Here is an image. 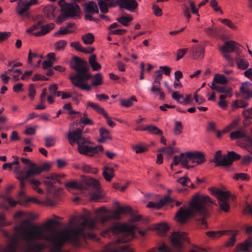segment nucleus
Returning <instances> with one entry per match:
<instances>
[{"label":"nucleus","instance_id":"obj_1","mask_svg":"<svg viewBox=\"0 0 252 252\" xmlns=\"http://www.w3.org/2000/svg\"><path fill=\"white\" fill-rule=\"evenodd\" d=\"M59 224L60 223L54 219H50L41 225L32 224L26 220L22 221L19 226L15 227V229L21 234L27 243H32L39 240H45L55 245L53 250L54 252H60V247L65 243L71 242V233L70 226L68 224L62 231L55 233L51 231L53 226Z\"/></svg>","mask_w":252,"mask_h":252},{"label":"nucleus","instance_id":"obj_2","mask_svg":"<svg viewBox=\"0 0 252 252\" xmlns=\"http://www.w3.org/2000/svg\"><path fill=\"white\" fill-rule=\"evenodd\" d=\"M213 203L211 199L207 195L196 193L192 198L188 208L181 207L177 213L176 219L180 223H184L186 220L197 214L203 218L200 220L202 224L206 223L205 218L209 216L207 209L210 204Z\"/></svg>","mask_w":252,"mask_h":252},{"label":"nucleus","instance_id":"obj_3","mask_svg":"<svg viewBox=\"0 0 252 252\" xmlns=\"http://www.w3.org/2000/svg\"><path fill=\"white\" fill-rule=\"evenodd\" d=\"M70 66L77 71L76 74L71 75L69 77L72 84L82 90L90 91L91 86L85 82L91 77V74L88 71L87 62L75 57L70 62Z\"/></svg>","mask_w":252,"mask_h":252},{"label":"nucleus","instance_id":"obj_4","mask_svg":"<svg viewBox=\"0 0 252 252\" xmlns=\"http://www.w3.org/2000/svg\"><path fill=\"white\" fill-rule=\"evenodd\" d=\"M90 213L80 216H75L71 218L68 223L70 226L71 243L74 244L78 243L80 235L83 234L86 228L94 229L96 227V221L94 219H89Z\"/></svg>","mask_w":252,"mask_h":252},{"label":"nucleus","instance_id":"obj_5","mask_svg":"<svg viewBox=\"0 0 252 252\" xmlns=\"http://www.w3.org/2000/svg\"><path fill=\"white\" fill-rule=\"evenodd\" d=\"M131 209L129 206L119 207L116 210H107L104 207H101L95 210L96 218L101 224L111 221L112 220H118L120 218L122 214L130 212Z\"/></svg>","mask_w":252,"mask_h":252},{"label":"nucleus","instance_id":"obj_6","mask_svg":"<svg viewBox=\"0 0 252 252\" xmlns=\"http://www.w3.org/2000/svg\"><path fill=\"white\" fill-rule=\"evenodd\" d=\"M14 172L15 173L16 178L20 181L21 189L24 190L26 188L25 180H27L33 190L39 194H44V190L39 187L41 185V182L34 178H31L34 177L31 170L28 169L26 171H24L21 170L20 168L18 166L14 168Z\"/></svg>","mask_w":252,"mask_h":252},{"label":"nucleus","instance_id":"obj_7","mask_svg":"<svg viewBox=\"0 0 252 252\" xmlns=\"http://www.w3.org/2000/svg\"><path fill=\"white\" fill-rule=\"evenodd\" d=\"M134 225L117 223L105 229L102 232V236L103 237H106L107 235L110 236L111 233L114 234L123 233L124 235H126L127 237H132L134 235Z\"/></svg>","mask_w":252,"mask_h":252},{"label":"nucleus","instance_id":"obj_8","mask_svg":"<svg viewBox=\"0 0 252 252\" xmlns=\"http://www.w3.org/2000/svg\"><path fill=\"white\" fill-rule=\"evenodd\" d=\"M132 237H128L124 238H119L115 242L111 243L107 245L102 252H134L132 248H129L127 245H122V243L129 241Z\"/></svg>","mask_w":252,"mask_h":252},{"label":"nucleus","instance_id":"obj_9","mask_svg":"<svg viewBox=\"0 0 252 252\" xmlns=\"http://www.w3.org/2000/svg\"><path fill=\"white\" fill-rule=\"evenodd\" d=\"M241 157L240 155L233 151L222 156L221 154V151H218L215 155L214 162L216 163V166L229 165L234 160L239 159Z\"/></svg>","mask_w":252,"mask_h":252},{"label":"nucleus","instance_id":"obj_10","mask_svg":"<svg viewBox=\"0 0 252 252\" xmlns=\"http://www.w3.org/2000/svg\"><path fill=\"white\" fill-rule=\"evenodd\" d=\"M83 128H78L75 130L71 129V125L69 126L67 137L70 145L73 146L75 143L78 144H90V141L82 136Z\"/></svg>","mask_w":252,"mask_h":252},{"label":"nucleus","instance_id":"obj_11","mask_svg":"<svg viewBox=\"0 0 252 252\" xmlns=\"http://www.w3.org/2000/svg\"><path fill=\"white\" fill-rule=\"evenodd\" d=\"M45 248V245L41 243H34L30 245L28 249H24L23 252H41V250ZM18 247L16 244L12 242L8 244L1 252H17Z\"/></svg>","mask_w":252,"mask_h":252},{"label":"nucleus","instance_id":"obj_12","mask_svg":"<svg viewBox=\"0 0 252 252\" xmlns=\"http://www.w3.org/2000/svg\"><path fill=\"white\" fill-rule=\"evenodd\" d=\"M238 44L234 41H226L223 45L220 47V51L221 52L223 57L226 61L232 63V59L229 53L233 52H236Z\"/></svg>","mask_w":252,"mask_h":252},{"label":"nucleus","instance_id":"obj_13","mask_svg":"<svg viewBox=\"0 0 252 252\" xmlns=\"http://www.w3.org/2000/svg\"><path fill=\"white\" fill-rule=\"evenodd\" d=\"M80 7L75 3H66L62 6L61 12L68 18H80Z\"/></svg>","mask_w":252,"mask_h":252},{"label":"nucleus","instance_id":"obj_14","mask_svg":"<svg viewBox=\"0 0 252 252\" xmlns=\"http://www.w3.org/2000/svg\"><path fill=\"white\" fill-rule=\"evenodd\" d=\"M189 161L191 162L190 152L183 153L180 155L174 156L173 162L170 165V167L173 169V165L176 166L181 163L183 168L189 169L192 167L188 165Z\"/></svg>","mask_w":252,"mask_h":252},{"label":"nucleus","instance_id":"obj_15","mask_svg":"<svg viewBox=\"0 0 252 252\" xmlns=\"http://www.w3.org/2000/svg\"><path fill=\"white\" fill-rule=\"evenodd\" d=\"M86 144H78V150L80 154L86 155L89 156H93L95 154L102 152L103 148L102 146H89Z\"/></svg>","mask_w":252,"mask_h":252},{"label":"nucleus","instance_id":"obj_16","mask_svg":"<svg viewBox=\"0 0 252 252\" xmlns=\"http://www.w3.org/2000/svg\"><path fill=\"white\" fill-rule=\"evenodd\" d=\"M251 132L250 135L248 136L246 129L243 127H241L238 130L232 132L230 134V138L232 140L244 138L246 141L249 142L252 145V129H251Z\"/></svg>","mask_w":252,"mask_h":252},{"label":"nucleus","instance_id":"obj_17","mask_svg":"<svg viewBox=\"0 0 252 252\" xmlns=\"http://www.w3.org/2000/svg\"><path fill=\"white\" fill-rule=\"evenodd\" d=\"M171 239L173 245L177 248H181L183 241L188 242V237L187 234L183 232L173 233L171 236Z\"/></svg>","mask_w":252,"mask_h":252},{"label":"nucleus","instance_id":"obj_18","mask_svg":"<svg viewBox=\"0 0 252 252\" xmlns=\"http://www.w3.org/2000/svg\"><path fill=\"white\" fill-rule=\"evenodd\" d=\"M209 190L212 194L217 197L218 202H220V201H228L230 195V193L228 191H224L214 187L210 188Z\"/></svg>","mask_w":252,"mask_h":252},{"label":"nucleus","instance_id":"obj_19","mask_svg":"<svg viewBox=\"0 0 252 252\" xmlns=\"http://www.w3.org/2000/svg\"><path fill=\"white\" fill-rule=\"evenodd\" d=\"M29 10L30 7L27 3V1L22 0L18 1L17 6L15 7V11L17 13L22 17L28 16Z\"/></svg>","mask_w":252,"mask_h":252},{"label":"nucleus","instance_id":"obj_20","mask_svg":"<svg viewBox=\"0 0 252 252\" xmlns=\"http://www.w3.org/2000/svg\"><path fill=\"white\" fill-rule=\"evenodd\" d=\"M118 4L121 8L131 12L134 11L138 6L135 0H118Z\"/></svg>","mask_w":252,"mask_h":252},{"label":"nucleus","instance_id":"obj_21","mask_svg":"<svg viewBox=\"0 0 252 252\" xmlns=\"http://www.w3.org/2000/svg\"><path fill=\"white\" fill-rule=\"evenodd\" d=\"M240 91L243 96L249 98L252 96V84L248 82L242 83Z\"/></svg>","mask_w":252,"mask_h":252},{"label":"nucleus","instance_id":"obj_22","mask_svg":"<svg viewBox=\"0 0 252 252\" xmlns=\"http://www.w3.org/2000/svg\"><path fill=\"white\" fill-rule=\"evenodd\" d=\"M32 168L29 169L31 170L32 173L34 176L39 175L42 172L48 170L51 168L49 163H45L42 166H38L37 164H32Z\"/></svg>","mask_w":252,"mask_h":252},{"label":"nucleus","instance_id":"obj_23","mask_svg":"<svg viewBox=\"0 0 252 252\" xmlns=\"http://www.w3.org/2000/svg\"><path fill=\"white\" fill-rule=\"evenodd\" d=\"M170 198L169 196H166L163 198L161 199L158 202H149L147 205V207L149 208H156L159 209L163 205L170 202Z\"/></svg>","mask_w":252,"mask_h":252},{"label":"nucleus","instance_id":"obj_24","mask_svg":"<svg viewBox=\"0 0 252 252\" xmlns=\"http://www.w3.org/2000/svg\"><path fill=\"white\" fill-rule=\"evenodd\" d=\"M191 162L196 164H200L205 160L204 155L200 152H190Z\"/></svg>","mask_w":252,"mask_h":252},{"label":"nucleus","instance_id":"obj_25","mask_svg":"<svg viewBox=\"0 0 252 252\" xmlns=\"http://www.w3.org/2000/svg\"><path fill=\"white\" fill-rule=\"evenodd\" d=\"M55 25L54 23H51L45 25H41L40 31L34 32L33 34L35 36H41L46 34L50 31L54 29Z\"/></svg>","mask_w":252,"mask_h":252},{"label":"nucleus","instance_id":"obj_26","mask_svg":"<svg viewBox=\"0 0 252 252\" xmlns=\"http://www.w3.org/2000/svg\"><path fill=\"white\" fill-rule=\"evenodd\" d=\"M220 85L212 84L210 87L212 90H215L220 93L226 94L229 97H231L232 94L231 89L229 87L223 85L221 86Z\"/></svg>","mask_w":252,"mask_h":252},{"label":"nucleus","instance_id":"obj_27","mask_svg":"<svg viewBox=\"0 0 252 252\" xmlns=\"http://www.w3.org/2000/svg\"><path fill=\"white\" fill-rule=\"evenodd\" d=\"M204 49L201 45L192 47V57L194 59H201L204 57Z\"/></svg>","mask_w":252,"mask_h":252},{"label":"nucleus","instance_id":"obj_28","mask_svg":"<svg viewBox=\"0 0 252 252\" xmlns=\"http://www.w3.org/2000/svg\"><path fill=\"white\" fill-rule=\"evenodd\" d=\"M84 11L88 14H94L98 12L97 5L95 2L91 1L86 3L84 6Z\"/></svg>","mask_w":252,"mask_h":252},{"label":"nucleus","instance_id":"obj_29","mask_svg":"<svg viewBox=\"0 0 252 252\" xmlns=\"http://www.w3.org/2000/svg\"><path fill=\"white\" fill-rule=\"evenodd\" d=\"M151 91L155 95L158 96L159 99H164L165 94L160 89V85L153 84Z\"/></svg>","mask_w":252,"mask_h":252},{"label":"nucleus","instance_id":"obj_30","mask_svg":"<svg viewBox=\"0 0 252 252\" xmlns=\"http://www.w3.org/2000/svg\"><path fill=\"white\" fill-rule=\"evenodd\" d=\"M114 170L109 167H105L103 171V176L105 180L110 182L115 175Z\"/></svg>","mask_w":252,"mask_h":252},{"label":"nucleus","instance_id":"obj_31","mask_svg":"<svg viewBox=\"0 0 252 252\" xmlns=\"http://www.w3.org/2000/svg\"><path fill=\"white\" fill-rule=\"evenodd\" d=\"M252 246V237L250 236L243 243L238 245L237 250L238 251H247Z\"/></svg>","mask_w":252,"mask_h":252},{"label":"nucleus","instance_id":"obj_32","mask_svg":"<svg viewBox=\"0 0 252 252\" xmlns=\"http://www.w3.org/2000/svg\"><path fill=\"white\" fill-rule=\"evenodd\" d=\"M96 58L95 55L92 54L89 58V64L94 71H98L101 68L100 64L96 62Z\"/></svg>","mask_w":252,"mask_h":252},{"label":"nucleus","instance_id":"obj_33","mask_svg":"<svg viewBox=\"0 0 252 252\" xmlns=\"http://www.w3.org/2000/svg\"><path fill=\"white\" fill-rule=\"evenodd\" d=\"M99 134L101 137L98 140L99 142L102 143L106 139H111L109 131L103 127L99 129Z\"/></svg>","mask_w":252,"mask_h":252},{"label":"nucleus","instance_id":"obj_34","mask_svg":"<svg viewBox=\"0 0 252 252\" xmlns=\"http://www.w3.org/2000/svg\"><path fill=\"white\" fill-rule=\"evenodd\" d=\"M92 78V86H97L101 85L103 82V77L100 73L94 74L93 76L91 75V78Z\"/></svg>","mask_w":252,"mask_h":252},{"label":"nucleus","instance_id":"obj_35","mask_svg":"<svg viewBox=\"0 0 252 252\" xmlns=\"http://www.w3.org/2000/svg\"><path fill=\"white\" fill-rule=\"evenodd\" d=\"M227 82V80L224 75L217 74L215 75L212 84L224 85Z\"/></svg>","mask_w":252,"mask_h":252},{"label":"nucleus","instance_id":"obj_36","mask_svg":"<svg viewBox=\"0 0 252 252\" xmlns=\"http://www.w3.org/2000/svg\"><path fill=\"white\" fill-rule=\"evenodd\" d=\"M66 189L70 191L71 189H82L84 187L82 183L76 181H72L65 184Z\"/></svg>","mask_w":252,"mask_h":252},{"label":"nucleus","instance_id":"obj_37","mask_svg":"<svg viewBox=\"0 0 252 252\" xmlns=\"http://www.w3.org/2000/svg\"><path fill=\"white\" fill-rule=\"evenodd\" d=\"M132 149L135 152L136 154H139L148 151L149 149V146L144 144H138L132 146Z\"/></svg>","mask_w":252,"mask_h":252},{"label":"nucleus","instance_id":"obj_38","mask_svg":"<svg viewBox=\"0 0 252 252\" xmlns=\"http://www.w3.org/2000/svg\"><path fill=\"white\" fill-rule=\"evenodd\" d=\"M56 9V7L55 6L48 5L45 7L44 12L48 18H53L55 16Z\"/></svg>","mask_w":252,"mask_h":252},{"label":"nucleus","instance_id":"obj_39","mask_svg":"<svg viewBox=\"0 0 252 252\" xmlns=\"http://www.w3.org/2000/svg\"><path fill=\"white\" fill-rule=\"evenodd\" d=\"M146 131L152 134L161 135L163 134L162 130L154 125L146 126Z\"/></svg>","mask_w":252,"mask_h":252},{"label":"nucleus","instance_id":"obj_40","mask_svg":"<svg viewBox=\"0 0 252 252\" xmlns=\"http://www.w3.org/2000/svg\"><path fill=\"white\" fill-rule=\"evenodd\" d=\"M133 101H137L136 97L134 96L128 99H122L121 100V105L126 107H129L133 105Z\"/></svg>","mask_w":252,"mask_h":252},{"label":"nucleus","instance_id":"obj_41","mask_svg":"<svg viewBox=\"0 0 252 252\" xmlns=\"http://www.w3.org/2000/svg\"><path fill=\"white\" fill-rule=\"evenodd\" d=\"M81 38L84 43L87 45L92 44L94 40V36L91 33H88L83 35Z\"/></svg>","mask_w":252,"mask_h":252},{"label":"nucleus","instance_id":"obj_42","mask_svg":"<svg viewBox=\"0 0 252 252\" xmlns=\"http://www.w3.org/2000/svg\"><path fill=\"white\" fill-rule=\"evenodd\" d=\"M57 138L53 136H48L44 138L45 146L47 147H53L55 145Z\"/></svg>","mask_w":252,"mask_h":252},{"label":"nucleus","instance_id":"obj_43","mask_svg":"<svg viewBox=\"0 0 252 252\" xmlns=\"http://www.w3.org/2000/svg\"><path fill=\"white\" fill-rule=\"evenodd\" d=\"M183 126L180 121H175L173 128L174 134L175 135H180L183 132Z\"/></svg>","mask_w":252,"mask_h":252},{"label":"nucleus","instance_id":"obj_44","mask_svg":"<svg viewBox=\"0 0 252 252\" xmlns=\"http://www.w3.org/2000/svg\"><path fill=\"white\" fill-rule=\"evenodd\" d=\"M236 62L238 67L241 69L244 70L249 66V63L245 59L238 58L236 59Z\"/></svg>","mask_w":252,"mask_h":252},{"label":"nucleus","instance_id":"obj_45","mask_svg":"<svg viewBox=\"0 0 252 252\" xmlns=\"http://www.w3.org/2000/svg\"><path fill=\"white\" fill-rule=\"evenodd\" d=\"M88 106L92 107L98 113L102 115L106 112L102 107L95 103L90 102L88 103Z\"/></svg>","mask_w":252,"mask_h":252},{"label":"nucleus","instance_id":"obj_46","mask_svg":"<svg viewBox=\"0 0 252 252\" xmlns=\"http://www.w3.org/2000/svg\"><path fill=\"white\" fill-rule=\"evenodd\" d=\"M117 20L125 26H127L129 23L132 20V17L130 16H122L117 18Z\"/></svg>","mask_w":252,"mask_h":252},{"label":"nucleus","instance_id":"obj_47","mask_svg":"<svg viewBox=\"0 0 252 252\" xmlns=\"http://www.w3.org/2000/svg\"><path fill=\"white\" fill-rule=\"evenodd\" d=\"M14 217L15 218H23V219H25L24 220H29L30 221L29 219L32 218V214L30 213L24 212L19 211L17 212L15 214ZM23 221H24V220H23ZM22 221H23V220ZM22 221L21 222H22ZM21 223H20V224Z\"/></svg>","mask_w":252,"mask_h":252},{"label":"nucleus","instance_id":"obj_48","mask_svg":"<svg viewBox=\"0 0 252 252\" xmlns=\"http://www.w3.org/2000/svg\"><path fill=\"white\" fill-rule=\"evenodd\" d=\"M98 4L100 11L102 13H107L108 11V7H110V3L104 1L103 0H99Z\"/></svg>","mask_w":252,"mask_h":252},{"label":"nucleus","instance_id":"obj_49","mask_svg":"<svg viewBox=\"0 0 252 252\" xmlns=\"http://www.w3.org/2000/svg\"><path fill=\"white\" fill-rule=\"evenodd\" d=\"M224 233L223 231H210L207 232L206 234L209 237L216 239L222 236Z\"/></svg>","mask_w":252,"mask_h":252},{"label":"nucleus","instance_id":"obj_50","mask_svg":"<svg viewBox=\"0 0 252 252\" xmlns=\"http://www.w3.org/2000/svg\"><path fill=\"white\" fill-rule=\"evenodd\" d=\"M249 103L245 101L242 100H237L234 102L232 105L233 108H245L247 107Z\"/></svg>","mask_w":252,"mask_h":252},{"label":"nucleus","instance_id":"obj_51","mask_svg":"<svg viewBox=\"0 0 252 252\" xmlns=\"http://www.w3.org/2000/svg\"><path fill=\"white\" fill-rule=\"evenodd\" d=\"M233 179L236 180L248 181L250 176L245 173H236L234 175Z\"/></svg>","mask_w":252,"mask_h":252},{"label":"nucleus","instance_id":"obj_52","mask_svg":"<svg viewBox=\"0 0 252 252\" xmlns=\"http://www.w3.org/2000/svg\"><path fill=\"white\" fill-rule=\"evenodd\" d=\"M43 24V22L42 21H38L36 24L32 25L31 27L29 28L27 30V32L28 33H32L33 34V33H34L33 32L34 31L38 30V29L41 28V25Z\"/></svg>","mask_w":252,"mask_h":252},{"label":"nucleus","instance_id":"obj_53","mask_svg":"<svg viewBox=\"0 0 252 252\" xmlns=\"http://www.w3.org/2000/svg\"><path fill=\"white\" fill-rule=\"evenodd\" d=\"M210 6L215 12H219L221 14H223V11L220 7L218 5L216 0H211Z\"/></svg>","mask_w":252,"mask_h":252},{"label":"nucleus","instance_id":"obj_54","mask_svg":"<svg viewBox=\"0 0 252 252\" xmlns=\"http://www.w3.org/2000/svg\"><path fill=\"white\" fill-rule=\"evenodd\" d=\"M162 78V74L160 71L157 70L155 72L154 81L153 84L160 85V81Z\"/></svg>","mask_w":252,"mask_h":252},{"label":"nucleus","instance_id":"obj_55","mask_svg":"<svg viewBox=\"0 0 252 252\" xmlns=\"http://www.w3.org/2000/svg\"><path fill=\"white\" fill-rule=\"evenodd\" d=\"M222 23L228 26L229 28L236 30H237V26L233 23L230 20L228 19H219Z\"/></svg>","mask_w":252,"mask_h":252},{"label":"nucleus","instance_id":"obj_56","mask_svg":"<svg viewBox=\"0 0 252 252\" xmlns=\"http://www.w3.org/2000/svg\"><path fill=\"white\" fill-rule=\"evenodd\" d=\"M159 152H162L168 156H170L174 153V148L171 146L165 147L158 150Z\"/></svg>","mask_w":252,"mask_h":252},{"label":"nucleus","instance_id":"obj_57","mask_svg":"<svg viewBox=\"0 0 252 252\" xmlns=\"http://www.w3.org/2000/svg\"><path fill=\"white\" fill-rule=\"evenodd\" d=\"M80 117L81 123L85 125H92L93 124L92 120L88 118L86 113H84L82 117L81 116Z\"/></svg>","mask_w":252,"mask_h":252},{"label":"nucleus","instance_id":"obj_58","mask_svg":"<svg viewBox=\"0 0 252 252\" xmlns=\"http://www.w3.org/2000/svg\"><path fill=\"white\" fill-rule=\"evenodd\" d=\"M66 43V41L64 40H61L57 41L55 44L56 50L57 51L63 50L65 47Z\"/></svg>","mask_w":252,"mask_h":252},{"label":"nucleus","instance_id":"obj_59","mask_svg":"<svg viewBox=\"0 0 252 252\" xmlns=\"http://www.w3.org/2000/svg\"><path fill=\"white\" fill-rule=\"evenodd\" d=\"M148 252H170V251L164 245H162L159 246L157 249L156 248L151 249Z\"/></svg>","mask_w":252,"mask_h":252},{"label":"nucleus","instance_id":"obj_60","mask_svg":"<svg viewBox=\"0 0 252 252\" xmlns=\"http://www.w3.org/2000/svg\"><path fill=\"white\" fill-rule=\"evenodd\" d=\"M74 31L72 30H69L67 28H64L63 27L60 28L59 31L56 32L54 33L55 36H57L58 35H64L69 34L72 32H73Z\"/></svg>","mask_w":252,"mask_h":252},{"label":"nucleus","instance_id":"obj_61","mask_svg":"<svg viewBox=\"0 0 252 252\" xmlns=\"http://www.w3.org/2000/svg\"><path fill=\"white\" fill-rule=\"evenodd\" d=\"M218 203L221 210L225 212H228L230 206L228 201H220V202H218Z\"/></svg>","mask_w":252,"mask_h":252},{"label":"nucleus","instance_id":"obj_62","mask_svg":"<svg viewBox=\"0 0 252 252\" xmlns=\"http://www.w3.org/2000/svg\"><path fill=\"white\" fill-rule=\"evenodd\" d=\"M155 228L157 230L160 231L162 232H165L169 229V227L167 224L161 223L156 225Z\"/></svg>","mask_w":252,"mask_h":252},{"label":"nucleus","instance_id":"obj_63","mask_svg":"<svg viewBox=\"0 0 252 252\" xmlns=\"http://www.w3.org/2000/svg\"><path fill=\"white\" fill-rule=\"evenodd\" d=\"M82 169L85 172L91 173L93 174H96L97 173L98 170L96 168H93L89 165H84L82 167Z\"/></svg>","mask_w":252,"mask_h":252},{"label":"nucleus","instance_id":"obj_64","mask_svg":"<svg viewBox=\"0 0 252 252\" xmlns=\"http://www.w3.org/2000/svg\"><path fill=\"white\" fill-rule=\"evenodd\" d=\"M242 114L245 118L252 119V107L244 110Z\"/></svg>","mask_w":252,"mask_h":252}]
</instances>
